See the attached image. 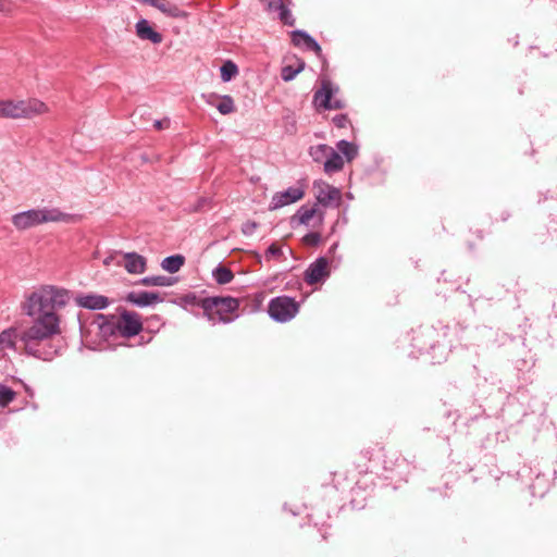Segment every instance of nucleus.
Listing matches in <instances>:
<instances>
[{"label":"nucleus","instance_id":"obj_1","mask_svg":"<svg viewBox=\"0 0 557 557\" xmlns=\"http://www.w3.org/2000/svg\"><path fill=\"white\" fill-rule=\"evenodd\" d=\"M69 300V290L54 286H46L27 297L23 310L33 322L20 336L27 355L49 361L61 352L64 343L59 337L61 321L55 311L65 307Z\"/></svg>","mask_w":557,"mask_h":557},{"label":"nucleus","instance_id":"obj_2","mask_svg":"<svg viewBox=\"0 0 557 557\" xmlns=\"http://www.w3.org/2000/svg\"><path fill=\"white\" fill-rule=\"evenodd\" d=\"M200 308L203 310L205 317L212 324L218 322L230 323L233 319L227 314L235 312L239 308V300L231 296L205 297Z\"/></svg>","mask_w":557,"mask_h":557},{"label":"nucleus","instance_id":"obj_3","mask_svg":"<svg viewBox=\"0 0 557 557\" xmlns=\"http://www.w3.org/2000/svg\"><path fill=\"white\" fill-rule=\"evenodd\" d=\"M63 213L58 209H29L12 215V224L18 231H25L47 222L60 221Z\"/></svg>","mask_w":557,"mask_h":557},{"label":"nucleus","instance_id":"obj_4","mask_svg":"<svg viewBox=\"0 0 557 557\" xmlns=\"http://www.w3.org/2000/svg\"><path fill=\"white\" fill-rule=\"evenodd\" d=\"M47 106L37 99L28 101L0 100V117L7 119H30L35 115L45 113Z\"/></svg>","mask_w":557,"mask_h":557},{"label":"nucleus","instance_id":"obj_5","mask_svg":"<svg viewBox=\"0 0 557 557\" xmlns=\"http://www.w3.org/2000/svg\"><path fill=\"white\" fill-rule=\"evenodd\" d=\"M99 326L103 333H113L116 330L125 338L133 337L143 330V323L139 314L135 311H127L125 309L122 310L121 318L116 323L112 324L106 321Z\"/></svg>","mask_w":557,"mask_h":557},{"label":"nucleus","instance_id":"obj_6","mask_svg":"<svg viewBox=\"0 0 557 557\" xmlns=\"http://www.w3.org/2000/svg\"><path fill=\"white\" fill-rule=\"evenodd\" d=\"M299 311V304L289 296H277L270 300L268 313L272 320L286 323L294 319Z\"/></svg>","mask_w":557,"mask_h":557},{"label":"nucleus","instance_id":"obj_7","mask_svg":"<svg viewBox=\"0 0 557 557\" xmlns=\"http://www.w3.org/2000/svg\"><path fill=\"white\" fill-rule=\"evenodd\" d=\"M339 91L338 86L334 85L331 81L323 79L321 88L313 95V103L320 109L324 110H341L345 108V101L335 98V95Z\"/></svg>","mask_w":557,"mask_h":557},{"label":"nucleus","instance_id":"obj_8","mask_svg":"<svg viewBox=\"0 0 557 557\" xmlns=\"http://www.w3.org/2000/svg\"><path fill=\"white\" fill-rule=\"evenodd\" d=\"M438 333L433 327H424L416 331L412 338V346L418 349L420 354H430L435 349L438 341Z\"/></svg>","mask_w":557,"mask_h":557},{"label":"nucleus","instance_id":"obj_9","mask_svg":"<svg viewBox=\"0 0 557 557\" xmlns=\"http://www.w3.org/2000/svg\"><path fill=\"white\" fill-rule=\"evenodd\" d=\"M305 195V191L300 187H288L284 191L275 193L272 196L271 202L269 205L270 210H277L290 203H294L300 200Z\"/></svg>","mask_w":557,"mask_h":557},{"label":"nucleus","instance_id":"obj_10","mask_svg":"<svg viewBox=\"0 0 557 557\" xmlns=\"http://www.w3.org/2000/svg\"><path fill=\"white\" fill-rule=\"evenodd\" d=\"M329 261L325 257L317 258L304 273V280L307 284L313 285L329 276Z\"/></svg>","mask_w":557,"mask_h":557},{"label":"nucleus","instance_id":"obj_11","mask_svg":"<svg viewBox=\"0 0 557 557\" xmlns=\"http://www.w3.org/2000/svg\"><path fill=\"white\" fill-rule=\"evenodd\" d=\"M75 304L88 310H102L110 305V299L107 296L98 294H78L75 297Z\"/></svg>","mask_w":557,"mask_h":557},{"label":"nucleus","instance_id":"obj_12","mask_svg":"<svg viewBox=\"0 0 557 557\" xmlns=\"http://www.w3.org/2000/svg\"><path fill=\"white\" fill-rule=\"evenodd\" d=\"M125 300L127 302H131L134 306L144 308V307H150L156 304L162 302L163 298L160 296L159 293L140 290V292H129L126 295Z\"/></svg>","mask_w":557,"mask_h":557},{"label":"nucleus","instance_id":"obj_13","mask_svg":"<svg viewBox=\"0 0 557 557\" xmlns=\"http://www.w3.org/2000/svg\"><path fill=\"white\" fill-rule=\"evenodd\" d=\"M292 42L295 47H301L308 51L321 55L322 49L318 41L305 30L296 29L290 33Z\"/></svg>","mask_w":557,"mask_h":557},{"label":"nucleus","instance_id":"obj_14","mask_svg":"<svg viewBox=\"0 0 557 557\" xmlns=\"http://www.w3.org/2000/svg\"><path fill=\"white\" fill-rule=\"evenodd\" d=\"M124 268L128 273L141 274L146 271V258L137 252H126L124 255Z\"/></svg>","mask_w":557,"mask_h":557},{"label":"nucleus","instance_id":"obj_15","mask_svg":"<svg viewBox=\"0 0 557 557\" xmlns=\"http://www.w3.org/2000/svg\"><path fill=\"white\" fill-rule=\"evenodd\" d=\"M136 33L140 39L150 40L152 44L162 41V35L156 32L145 18L136 23Z\"/></svg>","mask_w":557,"mask_h":557},{"label":"nucleus","instance_id":"obj_16","mask_svg":"<svg viewBox=\"0 0 557 557\" xmlns=\"http://www.w3.org/2000/svg\"><path fill=\"white\" fill-rule=\"evenodd\" d=\"M24 330L17 332L14 327H9L0 333V350L4 349H15L16 341L20 339V336Z\"/></svg>","mask_w":557,"mask_h":557},{"label":"nucleus","instance_id":"obj_17","mask_svg":"<svg viewBox=\"0 0 557 557\" xmlns=\"http://www.w3.org/2000/svg\"><path fill=\"white\" fill-rule=\"evenodd\" d=\"M344 166V160L342 156L336 152L333 148H331V152L327 154L326 160L324 161L323 169L327 174H332L338 172Z\"/></svg>","mask_w":557,"mask_h":557},{"label":"nucleus","instance_id":"obj_18","mask_svg":"<svg viewBox=\"0 0 557 557\" xmlns=\"http://www.w3.org/2000/svg\"><path fill=\"white\" fill-rule=\"evenodd\" d=\"M339 189L330 185H327L325 188H322L317 196L318 202L324 207L329 206L332 201H339Z\"/></svg>","mask_w":557,"mask_h":557},{"label":"nucleus","instance_id":"obj_19","mask_svg":"<svg viewBox=\"0 0 557 557\" xmlns=\"http://www.w3.org/2000/svg\"><path fill=\"white\" fill-rule=\"evenodd\" d=\"M175 277L165 275H152L143 277L139 283L145 286H172L176 283Z\"/></svg>","mask_w":557,"mask_h":557},{"label":"nucleus","instance_id":"obj_20","mask_svg":"<svg viewBox=\"0 0 557 557\" xmlns=\"http://www.w3.org/2000/svg\"><path fill=\"white\" fill-rule=\"evenodd\" d=\"M185 263V257L182 255H172L164 258L161 262V267L169 273L177 272Z\"/></svg>","mask_w":557,"mask_h":557},{"label":"nucleus","instance_id":"obj_21","mask_svg":"<svg viewBox=\"0 0 557 557\" xmlns=\"http://www.w3.org/2000/svg\"><path fill=\"white\" fill-rule=\"evenodd\" d=\"M234 273L226 267L219 264L212 271V277L219 285H225L234 280Z\"/></svg>","mask_w":557,"mask_h":557},{"label":"nucleus","instance_id":"obj_22","mask_svg":"<svg viewBox=\"0 0 557 557\" xmlns=\"http://www.w3.org/2000/svg\"><path fill=\"white\" fill-rule=\"evenodd\" d=\"M331 148L332 147H330L325 144H319L315 146H311L309 148V154L314 162H317V163L323 162L324 163L327 154L331 152Z\"/></svg>","mask_w":557,"mask_h":557},{"label":"nucleus","instance_id":"obj_23","mask_svg":"<svg viewBox=\"0 0 557 557\" xmlns=\"http://www.w3.org/2000/svg\"><path fill=\"white\" fill-rule=\"evenodd\" d=\"M305 69V61L297 59V66L285 65L282 67L281 77L284 82L293 81L298 73H300Z\"/></svg>","mask_w":557,"mask_h":557},{"label":"nucleus","instance_id":"obj_24","mask_svg":"<svg viewBox=\"0 0 557 557\" xmlns=\"http://www.w3.org/2000/svg\"><path fill=\"white\" fill-rule=\"evenodd\" d=\"M216 110L223 114H231L236 110L234 99L230 95L219 96Z\"/></svg>","mask_w":557,"mask_h":557},{"label":"nucleus","instance_id":"obj_25","mask_svg":"<svg viewBox=\"0 0 557 557\" xmlns=\"http://www.w3.org/2000/svg\"><path fill=\"white\" fill-rule=\"evenodd\" d=\"M163 14L173 18H185L187 17V13L182 10L178 5L171 3L165 0L163 7L160 10Z\"/></svg>","mask_w":557,"mask_h":557},{"label":"nucleus","instance_id":"obj_26","mask_svg":"<svg viewBox=\"0 0 557 557\" xmlns=\"http://www.w3.org/2000/svg\"><path fill=\"white\" fill-rule=\"evenodd\" d=\"M337 149L345 156L347 161L354 160L358 154V148L354 144L342 139L336 145Z\"/></svg>","mask_w":557,"mask_h":557},{"label":"nucleus","instance_id":"obj_27","mask_svg":"<svg viewBox=\"0 0 557 557\" xmlns=\"http://www.w3.org/2000/svg\"><path fill=\"white\" fill-rule=\"evenodd\" d=\"M315 212L317 209L314 207L301 206L294 215V219H296L299 224L307 225L309 221L314 216Z\"/></svg>","mask_w":557,"mask_h":557},{"label":"nucleus","instance_id":"obj_28","mask_svg":"<svg viewBox=\"0 0 557 557\" xmlns=\"http://www.w3.org/2000/svg\"><path fill=\"white\" fill-rule=\"evenodd\" d=\"M220 72L222 81L230 82L235 75H237L238 67L233 61L228 60L223 63Z\"/></svg>","mask_w":557,"mask_h":557},{"label":"nucleus","instance_id":"obj_29","mask_svg":"<svg viewBox=\"0 0 557 557\" xmlns=\"http://www.w3.org/2000/svg\"><path fill=\"white\" fill-rule=\"evenodd\" d=\"M16 397V393L9 386L0 384V407H7Z\"/></svg>","mask_w":557,"mask_h":557},{"label":"nucleus","instance_id":"obj_30","mask_svg":"<svg viewBox=\"0 0 557 557\" xmlns=\"http://www.w3.org/2000/svg\"><path fill=\"white\" fill-rule=\"evenodd\" d=\"M277 17L278 20L287 25V26H294L295 25V17L293 16L292 12L285 7H283V9H281L278 12H277Z\"/></svg>","mask_w":557,"mask_h":557},{"label":"nucleus","instance_id":"obj_31","mask_svg":"<svg viewBox=\"0 0 557 557\" xmlns=\"http://www.w3.org/2000/svg\"><path fill=\"white\" fill-rule=\"evenodd\" d=\"M182 301L187 305V306H197L200 308V304L202 302V298H198V296L194 293H189V294H186L183 298H182Z\"/></svg>","mask_w":557,"mask_h":557},{"label":"nucleus","instance_id":"obj_32","mask_svg":"<svg viewBox=\"0 0 557 557\" xmlns=\"http://www.w3.org/2000/svg\"><path fill=\"white\" fill-rule=\"evenodd\" d=\"M332 122L334 123V125L338 128H344L346 127L350 122H349V119H348V115L347 114H344V113H341V114H336L333 119H332Z\"/></svg>","mask_w":557,"mask_h":557},{"label":"nucleus","instance_id":"obj_33","mask_svg":"<svg viewBox=\"0 0 557 557\" xmlns=\"http://www.w3.org/2000/svg\"><path fill=\"white\" fill-rule=\"evenodd\" d=\"M283 255L282 248L277 246L276 244H271L267 251H265V258H278Z\"/></svg>","mask_w":557,"mask_h":557},{"label":"nucleus","instance_id":"obj_34","mask_svg":"<svg viewBox=\"0 0 557 557\" xmlns=\"http://www.w3.org/2000/svg\"><path fill=\"white\" fill-rule=\"evenodd\" d=\"M304 242L310 246H317L321 242V235L317 232L308 233L304 237Z\"/></svg>","mask_w":557,"mask_h":557},{"label":"nucleus","instance_id":"obj_35","mask_svg":"<svg viewBox=\"0 0 557 557\" xmlns=\"http://www.w3.org/2000/svg\"><path fill=\"white\" fill-rule=\"evenodd\" d=\"M258 227V223L255 221H247L243 224L242 232L246 236H250L255 233Z\"/></svg>","mask_w":557,"mask_h":557},{"label":"nucleus","instance_id":"obj_36","mask_svg":"<svg viewBox=\"0 0 557 557\" xmlns=\"http://www.w3.org/2000/svg\"><path fill=\"white\" fill-rule=\"evenodd\" d=\"M267 7L270 12H278L285 4L283 0H267Z\"/></svg>","mask_w":557,"mask_h":557},{"label":"nucleus","instance_id":"obj_37","mask_svg":"<svg viewBox=\"0 0 557 557\" xmlns=\"http://www.w3.org/2000/svg\"><path fill=\"white\" fill-rule=\"evenodd\" d=\"M209 203V200L205 197H201L197 200V202L188 209L189 212H198L201 211L205 206Z\"/></svg>","mask_w":557,"mask_h":557},{"label":"nucleus","instance_id":"obj_38","mask_svg":"<svg viewBox=\"0 0 557 557\" xmlns=\"http://www.w3.org/2000/svg\"><path fill=\"white\" fill-rule=\"evenodd\" d=\"M202 98L205 99V101L211 106V107H214L216 109V104L219 102V95L218 94H214V92H210V94H207V95H202Z\"/></svg>","mask_w":557,"mask_h":557},{"label":"nucleus","instance_id":"obj_39","mask_svg":"<svg viewBox=\"0 0 557 557\" xmlns=\"http://www.w3.org/2000/svg\"><path fill=\"white\" fill-rule=\"evenodd\" d=\"M153 126L158 131L168 128L170 126V119L165 117L163 120H156Z\"/></svg>","mask_w":557,"mask_h":557},{"label":"nucleus","instance_id":"obj_40","mask_svg":"<svg viewBox=\"0 0 557 557\" xmlns=\"http://www.w3.org/2000/svg\"><path fill=\"white\" fill-rule=\"evenodd\" d=\"M509 218H510V212H509V211L504 210V211L500 213V220H502L503 222H506Z\"/></svg>","mask_w":557,"mask_h":557},{"label":"nucleus","instance_id":"obj_41","mask_svg":"<svg viewBox=\"0 0 557 557\" xmlns=\"http://www.w3.org/2000/svg\"><path fill=\"white\" fill-rule=\"evenodd\" d=\"M156 4H153V8L158 9L159 11L161 10V8L163 7V3L165 2V0H156Z\"/></svg>","mask_w":557,"mask_h":557},{"label":"nucleus","instance_id":"obj_42","mask_svg":"<svg viewBox=\"0 0 557 557\" xmlns=\"http://www.w3.org/2000/svg\"><path fill=\"white\" fill-rule=\"evenodd\" d=\"M98 318L99 319H106V317L103 314H99Z\"/></svg>","mask_w":557,"mask_h":557}]
</instances>
